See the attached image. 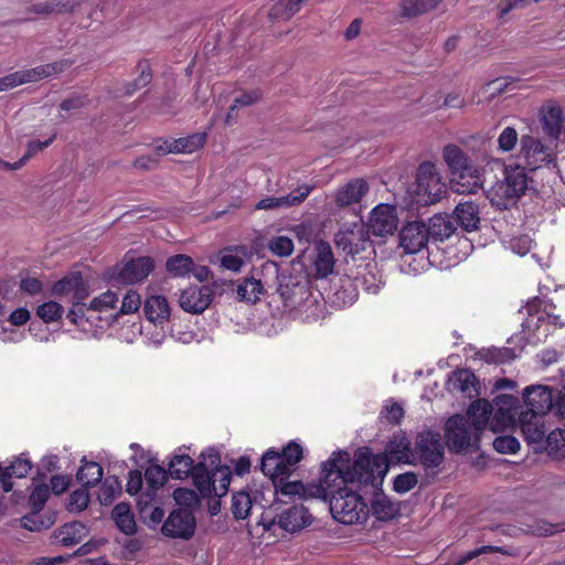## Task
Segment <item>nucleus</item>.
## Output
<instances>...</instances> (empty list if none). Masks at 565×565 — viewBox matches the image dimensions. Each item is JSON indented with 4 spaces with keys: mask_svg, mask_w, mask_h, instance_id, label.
Here are the masks:
<instances>
[{
    "mask_svg": "<svg viewBox=\"0 0 565 565\" xmlns=\"http://www.w3.org/2000/svg\"><path fill=\"white\" fill-rule=\"evenodd\" d=\"M388 471L387 455H372L367 448H359L351 463L348 451L333 452L322 466L320 483L313 495L329 501L334 520L342 524H361L369 519L370 508L361 494L348 487L371 484L379 489Z\"/></svg>",
    "mask_w": 565,
    "mask_h": 565,
    "instance_id": "nucleus-1",
    "label": "nucleus"
},
{
    "mask_svg": "<svg viewBox=\"0 0 565 565\" xmlns=\"http://www.w3.org/2000/svg\"><path fill=\"white\" fill-rule=\"evenodd\" d=\"M445 460V446L441 435L433 430L417 434L413 447V463H419L428 476L439 473Z\"/></svg>",
    "mask_w": 565,
    "mask_h": 565,
    "instance_id": "nucleus-2",
    "label": "nucleus"
},
{
    "mask_svg": "<svg viewBox=\"0 0 565 565\" xmlns=\"http://www.w3.org/2000/svg\"><path fill=\"white\" fill-rule=\"evenodd\" d=\"M446 183L443 182L436 166L431 162H423L416 172L414 193L417 202L424 205L435 204L445 196Z\"/></svg>",
    "mask_w": 565,
    "mask_h": 565,
    "instance_id": "nucleus-3",
    "label": "nucleus"
},
{
    "mask_svg": "<svg viewBox=\"0 0 565 565\" xmlns=\"http://www.w3.org/2000/svg\"><path fill=\"white\" fill-rule=\"evenodd\" d=\"M445 436L450 451L465 452L479 448L480 435L462 415H455L447 420Z\"/></svg>",
    "mask_w": 565,
    "mask_h": 565,
    "instance_id": "nucleus-4",
    "label": "nucleus"
},
{
    "mask_svg": "<svg viewBox=\"0 0 565 565\" xmlns=\"http://www.w3.org/2000/svg\"><path fill=\"white\" fill-rule=\"evenodd\" d=\"M277 279V291L286 307H296L306 299L309 279L302 270H292L288 274L282 271Z\"/></svg>",
    "mask_w": 565,
    "mask_h": 565,
    "instance_id": "nucleus-5",
    "label": "nucleus"
},
{
    "mask_svg": "<svg viewBox=\"0 0 565 565\" xmlns=\"http://www.w3.org/2000/svg\"><path fill=\"white\" fill-rule=\"evenodd\" d=\"M151 257H137L125 264H117L109 269V280L115 284L134 285L146 279L153 270Z\"/></svg>",
    "mask_w": 565,
    "mask_h": 565,
    "instance_id": "nucleus-6",
    "label": "nucleus"
},
{
    "mask_svg": "<svg viewBox=\"0 0 565 565\" xmlns=\"http://www.w3.org/2000/svg\"><path fill=\"white\" fill-rule=\"evenodd\" d=\"M311 523V515L308 512V509L302 504H295L281 511L278 515V520L276 518H267L266 515L262 516L259 524L263 525L265 531H270L276 524L286 532L295 533Z\"/></svg>",
    "mask_w": 565,
    "mask_h": 565,
    "instance_id": "nucleus-7",
    "label": "nucleus"
},
{
    "mask_svg": "<svg viewBox=\"0 0 565 565\" xmlns=\"http://www.w3.org/2000/svg\"><path fill=\"white\" fill-rule=\"evenodd\" d=\"M203 461L195 465L193 469V483L203 498H210L215 490L214 467L221 462L220 455L215 449H209L201 455Z\"/></svg>",
    "mask_w": 565,
    "mask_h": 565,
    "instance_id": "nucleus-8",
    "label": "nucleus"
},
{
    "mask_svg": "<svg viewBox=\"0 0 565 565\" xmlns=\"http://www.w3.org/2000/svg\"><path fill=\"white\" fill-rule=\"evenodd\" d=\"M196 529V521L192 511L175 509L170 512L161 525V533L169 539L190 540Z\"/></svg>",
    "mask_w": 565,
    "mask_h": 565,
    "instance_id": "nucleus-9",
    "label": "nucleus"
},
{
    "mask_svg": "<svg viewBox=\"0 0 565 565\" xmlns=\"http://www.w3.org/2000/svg\"><path fill=\"white\" fill-rule=\"evenodd\" d=\"M519 158L523 160L522 168L535 171L543 164L552 162V152L537 138L523 135L520 141Z\"/></svg>",
    "mask_w": 565,
    "mask_h": 565,
    "instance_id": "nucleus-10",
    "label": "nucleus"
},
{
    "mask_svg": "<svg viewBox=\"0 0 565 565\" xmlns=\"http://www.w3.org/2000/svg\"><path fill=\"white\" fill-rule=\"evenodd\" d=\"M398 225L396 207L390 204H379L369 216L367 233L385 237L392 235Z\"/></svg>",
    "mask_w": 565,
    "mask_h": 565,
    "instance_id": "nucleus-11",
    "label": "nucleus"
},
{
    "mask_svg": "<svg viewBox=\"0 0 565 565\" xmlns=\"http://www.w3.org/2000/svg\"><path fill=\"white\" fill-rule=\"evenodd\" d=\"M493 417L490 422V428L497 433L504 430L515 423L519 398L510 394H501L494 398Z\"/></svg>",
    "mask_w": 565,
    "mask_h": 565,
    "instance_id": "nucleus-12",
    "label": "nucleus"
},
{
    "mask_svg": "<svg viewBox=\"0 0 565 565\" xmlns=\"http://www.w3.org/2000/svg\"><path fill=\"white\" fill-rule=\"evenodd\" d=\"M523 399L527 408L523 413L545 416L553 408L554 396L552 390L545 385H530L525 387Z\"/></svg>",
    "mask_w": 565,
    "mask_h": 565,
    "instance_id": "nucleus-13",
    "label": "nucleus"
},
{
    "mask_svg": "<svg viewBox=\"0 0 565 565\" xmlns=\"http://www.w3.org/2000/svg\"><path fill=\"white\" fill-rule=\"evenodd\" d=\"M426 225L422 222H408L399 232V246L407 254H415L422 250L429 239Z\"/></svg>",
    "mask_w": 565,
    "mask_h": 565,
    "instance_id": "nucleus-14",
    "label": "nucleus"
},
{
    "mask_svg": "<svg viewBox=\"0 0 565 565\" xmlns=\"http://www.w3.org/2000/svg\"><path fill=\"white\" fill-rule=\"evenodd\" d=\"M213 291L209 286H191L181 291L180 307L190 313H202L211 303Z\"/></svg>",
    "mask_w": 565,
    "mask_h": 565,
    "instance_id": "nucleus-15",
    "label": "nucleus"
},
{
    "mask_svg": "<svg viewBox=\"0 0 565 565\" xmlns=\"http://www.w3.org/2000/svg\"><path fill=\"white\" fill-rule=\"evenodd\" d=\"M483 185V175L473 163L452 174L451 190L458 194H475Z\"/></svg>",
    "mask_w": 565,
    "mask_h": 565,
    "instance_id": "nucleus-16",
    "label": "nucleus"
},
{
    "mask_svg": "<svg viewBox=\"0 0 565 565\" xmlns=\"http://www.w3.org/2000/svg\"><path fill=\"white\" fill-rule=\"evenodd\" d=\"M73 64L72 60H61L53 63L39 65L33 68L14 72L18 86L25 83H34L52 75L61 74Z\"/></svg>",
    "mask_w": 565,
    "mask_h": 565,
    "instance_id": "nucleus-17",
    "label": "nucleus"
},
{
    "mask_svg": "<svg viewBox=\"0 0 565 565\" xmlns=\"http://www.w3.org/2000/svg\"><path fill=\"white\" fill-rule=\"evenodd\" d=\"M519 425L524 439L536 451V446L542 445L546 434L544 416L531 413H520Z\"/></svg>",
    "mask_w": 565,
    "mask_h": 565,
    "instance_id": "nucleus-18",
    "label": "nucleus"
},
{
    "mask_svg": "<svg viewBox=\"0 0 565 565\" xmlns=\"http://www.w3.org/2000/svg\"><path fill=\"white\" fill-rule=\"evenodd\" d=\"M367 192L369 184L364 179H352L338 189L334 194V202L339 207H345L359 203Z\"/></svg>",
    "mask_w": 565,
    "mask_h": 565,
    "instance_id": "nucleus-19",
    "label": "nucleus"
},
{
    "mask_svg": "<svg viewBox=\"0 0 565 565\" xmlns=\"http://www.w3.org/2000/svg\"><path fill=\"white\" fill-rule=\"evenodd\" d=\"M454 221L466 232L477 231L481 222L478 204L472 201L459 202L454 210Z\"/></svg>",
    "mask_w": 565,
    "mask_h": 565,
    "instance_id": "nucleus-20",
    "label": "nucleus"
},
{
    "mask_svg": "<svg viewBox=\"0 0 565 565\" xmlns=\"http://www.w3.org/2000/svg\"><path fill=\"white\" fill-rule=\"evenodd\" d=\"M315 275L323 279L332 274L334 268V257L329 243L320 241L315 246L313 258Z\"/></svg>",
    "mask_w": 565,
    "mask_h": 565,
    "instance_id": "nucleus-21",
    "label": "nucleus"
},
{
    "mask_svg": "<svg viewBox=\"0 0 565 565\" xmlns=\"http://www.w3.org/2000/svg\"><path fill=\"white\" fill-rule=\"evenodd\" d=\"M146 318L156 324H163L170 318V306L164 296L153 295L143 305Z\"/></svg>",
    "mask_w": 565,
    "mask_h": 565,
    "instance_id": "nucleus-22",
    "label": "nucleus"
},
{
    "mask_svg": "<svg viewBox=\"0 0 565 565\" xmlns=\"http://www.w3.org/2000/svg\"><path fill=\"white\" fill-rule=\"evenodd\" d=\"M493 412V405L489 403L487 399L479 398L475 401L469 409L468 417H466L471 427L479 435L486 428V426L490 425V416Z\"/></svg>",
    "mask_w": 565,
    "mask_h": 565,
    "instance_id": "nucleus-23",
    "label": "nucleus"
},
{
    "mask_svg": "<svg viewBox=\"0 0 565 565\" xmlns=\"http://www.w3.org/2000/svg\"><path fill=\"white\" fill-rule=\"evenodd\" d=\"M426 228L433 241L440 242L448 239L457 230L454 217L449 214L441 213L430 217Z\"/></svg>",
    "mask_w": 565,
    "mask_h": 565,
    "instance_id": "nucleus-24",
    "label": "nucleus"
},
{
    "mask_svg": "<svg viewBox=\"0 0 565 565\" xmlns=\"http://www.w3.org/2000/svg\"><path fill=\"white\" fill-rule=\"evenodd\" d=\"M31 468V461L24 457H18L7 467L1 466V488L3 492H10L13 489L12 478H24Z\"/></svg>",
    "mask_w": 565,
    "mask_h": 565,
    "instance_id": "nucleus-25",
    "label": "nucleus"
},
{
    "mask_svg": "<svg viewBox=\"0 0 565 565\" xmlns=\"http://www.w3.org/2000/svg\"><path fill=\"white\" fill-rule=\"evenodd\" d=\"M87 533L88 530L84 523L74 521L57 529L55 537L63 546L71 547L82 542Z\"/></svg>",
    "mask_w": 565,
    "mask_h": 565,
    "instance_id": "nucleus-26",
    "label": "nucleus"
},
{
    "mask_svg": "<svg viewBox=\"0 0 565 565\" xmlns=\"http://www.w3.org/2000/svg\"><path fill=\"white\" fill-rule=\"evenodd\" d=\"M78 3L72 0H49L34 3L28 8V12L39 15L63 14L73 12Z\"/></svg>",
    "mask_w": 565,
    "mask_h": 565,
    "instance_id": "nucleus-27",
    "label": "nucleus"
},
{
    "mask_svg": "<svg viewBox=\"0 0 565 565\" xmlns=\"http://www.w3.org/2000/svg\"><path fill=\"white\" fill-rule=\"evenodd\" d=\"M111 518L124 534L132 535L137 532V524L129 504L125 502L116 504L111 511Z\"/></svg>",
    "mask_w": 565,
    "mask_h": 565,
    "instance_id": "nucleus-28",
    "label": "nucleus"
},
{
    "mask_svg": "<svg viewBox=\"0 0 565 565\" xmlns=\"http://www.w3.org/2000/svg\"><path fill=\"white\" fill-rule=\"evenodd\" d=\"M489 200L492 206H495L499 210H508L515 205L519 196L515 192L511 191L509 184L507 185L504 181H500L490 191Z\"/></svg>",
    "mask_w": 565,
    "mask_h": 565,
    "instance_id": "nucleus-29",
    "label": "nucleus"
},
{
    "mask_svg": "<svg viewBox=\"0 0 565 565\" xmlns=\"http://www.w3.org/2000/svg\"><path fill=\"white\" fill-rule=\"evenodd\" d=\"M287 466L282 463L280 454L274 450H267L262 458V471L264 475L270 477L271 479L289 477L287 472Z\"/></svg>",
    "mask_w": 565,
    "mask_h": 565,
    "instance_id": "nucleus-30",
    "label": "nucleus"
},
{
    "mask_svg": "<svg viewBox=\"0 0 565 565\" xmlns=\"http://www.w3.org/2000/svg\"><path fill=\"white\" fill-rule=\"evenodd\" d=\"M373 515L381 521L394 519L399 513V505L383 493H375L371 503Z\"/></svg>",
    "mask_w": 565,
    "mask_h": 565,
    "instance_id": "nucleus-31",
    "label": "nucleus"
},
{
    "mask_svg": "<svg viewBox=\"0 0 565 565\" xmlns=\"http://www.w3.org/2000/svg\"><path fill=\"white\" fill-rule=\"evenodd\" d=\"M391 460L413 463V448L405 436H394L386 446Z\"/></svg>",
    "mask_w": 565,
    "mask_h": 565,
    "instance_id": "nucleus-32",
    "label": "nucleus"
},
{
    "mask_svg": "<svg viewBox=\"0 0 565 565\" xmlns=\"http://www.w3.org/2000/svg\"><path fill=\"white\" fill-rule=\"evenodd\" d=\"M546 451L548 456L561 457L565 455V431L554 429L544 436L542 445L536 446V452Z\"/></svg>",
    "mask_w": 565,
    "mask_h": 565,
    "instance_id": "nucleus-33",
    "label": "nucleus"
},
{
    "mask_svg": "<svg viewBox=\"0 0 565 565\" xmlns=\"http://www.w3.org/2000/svg\"><path fill=\"white\" fill-rule=\"evenodd\" d=\"M443 157L451 175L458 173L459 170L467 169V166L472 163L470 158L456 145L446 146L443 151Z\"/></svg>",
    "mask_w": 565,
    "mask_h": 565,
    "instance_id": "nucleus-34",
    "label": "nucleus"
},
{
    "mask_svg": "<svg viewBox=\"0 0 565 565\" xmlns=\"http://www.w3.org/2000/svg\"><path fill=\"white\" fill-rule=\"evenodd\" d=\"M505 184H509L512 192H515L520 198L523 195L529 188V178L525 169L521 166L509 167L505 169L504 180Z\"/></svg>",
    "mask_w": 565,
    "mask_h": 565,
    "instance_id": "nucleus-35",
    "label": "nucleus"
},
{
    "mask_svg": "<svg viewBox=\"0 0 565 565\" xmlns=\"http://www.w3.org/2000/svg\"><path fill=\"white\" fill-rule=\"evenodd\" d=\"M82 466L77 471V480L86 488L96 486L103 478V468L95 461L82 460Z\"/></svg>",
    "mask_w": 565,
    "mask_h": 565,
    "instance_id": "nucleus-36",
    "label": "nucleus"
},
{
    "mask_svg": "<svg viewBox=\"0 0 565 565\" xmlns=\"http://www.w3.org/2000/svg\"><path fill=\"white\" fill-rule=\"evenodd\" d=\"M543 130L546 135L557 138L563 126V113L559 107H548L542 116Z\"/></svg>",
    "mask_w": 565,
    "mask_h": 565,
    "instance_id": "nucleus-37",
    "label": "nucleus"
},
{
    "mask_svg": "<svg viewBox=\"0 0 565 565\" xmlns=\"http://www.w3.org/2000/svg\"><path fill=\"white\" fill-rule=\"evenodd\" d=\"M138 76L126 83L124 87V94L126 96L134 95L137 90L146 87L152 81V71L147 62H139L137 65Z\"/></svg>",
    "mask_w": 565,
    "mask_h": 565,
    "instance_id": "nucleus-38",
    "label": "nucleus"
},
{
    "mask_svg": "<svg viewBox=\"0 0 565 565\" xmlns=\"http://www.w3.org/2000/svg\"><path fill=\"white\" fill-rule=\"evenodd\" d=\"M194 468L193 460L188 455H175L169 462V472L173 479L182 480L189 475L192 476Z\"/></svg>",
    "mask_w": 565,
    "mask_h": 565,
    "instance_id": "nucleus-39",
    "label": "nucleus"
},
{
    "mask_svg": "<svg viewBox=\"0 0 565 565\" xmlns=\"http://www.w3.org/2000/svg\"><path fill=\"white\" fill-rule=\"evenodd\" d=\"M205 142V134H194L192 136L171 140L170 150H174V153H192L195 150L203 147Z\"/></svg>",
    "mask_w": 565,
    "mask_h": 565,
    "instance_id": "nucleus-40",
    "label": "nucleus"
},
{
    "mask_svg": "<svg viewBox=\"0 0 565 565\" xmlns=\"http://www.w3.org/2000/svg\"><path fill=\"white\" fill-rule=\"evenodd\" d=\"M305 1L306 0H281L271 7L269 17L271 19L288 20L300 10Z\"/></svg>",
    "mask_w": 565,
    "mask_h": 565,
    "instance_id": "nucleus-41",
    "label": "nucleus"
},
{
    "mask_svg": "<svg viewBox=\"0 0 565 565\" xmlns=\"http://www.w3.org/2000/svg\"><path fill=\"white\" fill-rule=\"evenodd\" d=\"M166 268L171 275L183 277L193 269V259L184 254L174 255L168 258Z\"/></svg>",
    "mask_w": 565,
    "mask_h": 565,
    "instance_id": "nucleus-42",
    "label": "nucleus"
},
{
    "mask_svg": "<svg viewBox=\"0 0 565 565\" xmlns=\"http://www.w3.org/2000/svg\"><path fill=\"white\" fill-rule=\"evenodd\" d=\"M441 0H404L403 15L413 18L435 9Z\"/></svg>",
    "mask_w": 565,
    "mask_h": 565,
    "instance_id": "nucleus-43",
    "label": "nucleus"
},
{
    "mask_svg": "<svg viewBox=\"0 0 565 565\" xmlns=\"http://www.w3.org/2000/svg\"><path fill=\"white\" fill-rule=\"evenodd\" d=\"M120 492V481L116 477H108L99 489L98 500L102 504L109 505Z\"/></svg>",
    "mask_w": 565,
    "mask_h": 565,
    "instance_id": "nucleus-44",
    "label": "nucleus"
},
{
    "mask_svg": "<svg viewBox=\"0 0 565 565\" xmlns=\"http://www.w3.org/2000/svg\"><path fill=\"white\" fill-rule=\"evenodd\" d=\"M54 139H55V135H53L51 138H49L45 141H35V140L30 141L28 143L26 153L20 160H18L13 164L0 161V166L4 167L6 169H9V170H18L26 162V160L30 157L34 156L35 153H38V152L42 151L43 149H45L46 147H49L53 142Z\"/></svg>",
    "mask_w": 565,
    "mask_h": 565,
    "instance_id": "nucleus-45",
    "label": "nucleus"
},
{
    "mask_svg": "<svg viewBox=\"0 0 565 565\" xmlns=\"http://www.w3.org/2000/svg\"><path fill=\"white\" fill-rule=\"evenodd\" d=\"M279 454L282 463L287 466V472L290 476V473L295 470L298 462H300V460L302 459V447L295 441H290L286 447H284L282 451Z\"/></svg>",
    "mask_w": 565,
    "mask_h": 565,
    "instance_id": "nucleus-46",
    "label": "nucleus"
},
{
    "mask_svg": "<svg viewBox=\"0 0 565 565\" xmlns=\"http://www.w3.org/2000/svg\"><path fill=\"white\" fill-rule=\"evenodd\" d=\"M476 376L475 374L467 370L461 369L452 372L450 377V383L452 387L461 393H470L471 388L475 386Z\"/></svg>",
    "mask_w": 565,
    "mask_h": 565,
    "instance_id": "nucleus-47",
    "label": "nucleus"
},
{
    "mask_svg": "<svg viewBox=\"0 0 565 565\" xmlns=\"http://www.w3.org/2000/svg\"><path fill=\"white\" fill-rule=\"evenodd\" d=\"M250 509L252 500L247 492L239 491L233 494L231 510L235 519H245L249 514Z\"/></svg>",
    "mask_w": 565,
    "mask_h": 565,
    "instance_id": "nucleus-48",
    "label": "nucleus"
},
{
    "mask_svg": "<svg viewBox=\"0 0 565 565\" xmlns=\"http://www.w3.org/2000/svg\"><path fill=\"white\" fill-rule=\"evenodd\" d=\"M70 290H74V297L77 299V302L84 300L88 296L87 289L85 288L81 278L62 279L54 286V291L56 292H64Z\"/></svg>",
    "mask_w": 565,
    "mask_h": 565,
    "instance_id": "nucleus-49",
    "label": "nucleus"
},
{
    "mask_svg": "<svg viewBox=\"0 0 565 565\" xmlns=\"http://www.w3.org/2000/svg\"><path fill=\"white\" fill-rule=\"evenodd\" d=\"M263 292V286L259 280L250 278L245 279L237 288V296L242 300L255 302L258 300L259 295Z\"/></svg>",
    "mask_w": 565,
    "mask_h": 565,
    "instance_id": "nucleus-50",
    "label": "nucleus"
},
{
    "mask_svg": "<svg viewBox=\"0 0 565 565\" xmlns=\"http://www.w3.org/2000/svg\"><path fill=\"white\" fill-rule=\"evenodd\" d=\"M231 479L232 472L228 467L220 465L214 467V484L216 491H213V495H225L228 491Z\"/></svg>",
    "mask_w": 565,
    "mask_h": 565,
    "instance_id": "nucleus-51",
    "label": "nucleus"
},
{
    "mask_svg": "<svg viewBox=\"0 0 565 565\" xmlns=\"http://www.w3.org/2000/svg\"><path fill=\"white\" fill-rule=\"evenodd\" d=\"M350 239H352V255H356L366 248L369 243L367 230H364V225L361 223H354L352 228H349Z\"/></svg>",
    "mask_w": 565,
    "mask_h": 565,
    "instance_id": "nucleus-52",
    "label": "nucleus"
},
{
    "mask_svg": "<svg viewBox=\"0 0 565 565\" xmlns=\"http://www.w3.org/2000/svg\"><path fill=\"white\" fill-rule=\"evenodd\" d=\"M312 191V186L302 184L287 195L279 196L281 207H291L301 204Z\"/></svg>",
    "mask_w": 565,
    "mask_h": 565,
    "instance_id": "nucleus-53",
    "label": "nucleus"
},
{
    "mask_svg": "<svg viewBox=\"0 0 565 565\" xmlns=\"http://www.w3.org/2000/svg\"><path fill=\"white\" fill-rule=\"evenodd\" d=\"M63 307L55 301H47L38 307L36 315L44 322L50 323L62 318Z\"/></svg>",
    "mask_w": 565,
    "mask_h": 565,
    "instance_id": "nucleus-54",
    "label": "nucleus"
},
{
    "mask_svg": "<svg viewBox=\"0 0 565 565\" xmlns=\"http://www.w3.org/2000/svg\"><path fill=\"white\" fill-rule=\"evenodd\" d=\"M117 301H118V296L115 292L107 290L106 292L102 294L99 297L94 298L90 301L87 310H90V311L109 310L115 307Z\"/></svg>",
    "mask_w": 565,
    "mask_h": 565,
    "instance_id": "nucleus-55",
    "label": "nucleus"
},
{
    "mask_svg": "<svg viewBox=\"0 0 565 565\" xmlns=\"http://www.w3.org/2000/svg\"><path fill=\"white\" fill-rule=\"evenodd\" d=\"M268 248L276 256L287 257L294 250V242L287 236H277L269 242Z\"/></svg>",
    "mask_w": 565,
    "mask_h": 565,
    "instance_id": "nucleus-56",
    "label": "nucleus"
},
{
    "mask_svg": "<svg viewBox=\"0 0 565 565\" xmlns=\"http://www.w3.org/2000/svg\"><path fill=\"white\" fill-rule=\"evenodd\" d=\"M145 479L152 490H156L164 484L167 472L163 468L157 465L148 467L145 471Z\"/></svg>",
    "mask_w": 565,
    "mask_h": 565,
    "instance_id": "nucleus-57",
    "label": "nucleus"
},
{
    "mask_svg": "<svg viewBox=\"0 0 565 565\" xmlns=\"http://www.w3.org/2000/svg\"><path fill=\"white\" fill-rule=\"evenodd\" d=\"M492 445L493 448L500 454H515L520 449L519 440L511 435L497 437Z\"/></svg>",
    "mask_w": 565,
    "mask_h": 565,
    "instance_id": "nucleus-58",
    "label": "nucleus"
},
{
    "mask_svg": "<svg viewBox=\"0 0 565 565\" xmlns=\"http://www.w3.org/2000/svg\"><path fill=\"white\" fill-rule=\"evenodd\" d=\"M518 142V132L512 127H505L498 138V149L502 152L511 151Z\"/></svg>",
    "mask_w": 565,
    "mask_h": 565,
    "instance_id": "nucleus-59",
    "label": "nucleus"
},
{
    "mask_svg": "<svg viewBox=\"0 0 565 565\" xmlns=\"http://www.w3.org/2000/svg\"><path fill=\"white\" fill-rule=\"evenodd\" d=\"M49 495L50 490L47 486L41 484L35 487L29 498V503L32 508V511L39 512L42 510L49 499Z\"/></svg>",
    "mask_w": 565,
    "mask_h": 565,
    "instance_id": "nucleus-60",
    "label": "nucleus"
},
{
    "mask_svg": "<svg viewBox=\"0 0 565 565\" xmlns=\"http://www.w3.org/2000/svg\"><path fill=\"white\" fill-rule=\"evenodd\" d=\"M417 481L414 472L401 473L394 479L393 488L398 493H406L417 484Z\"/></svg>",
    "mask_w": 565,
    "mask_h": 565,
    "instance_id": "nucleus-61",
    "label": "nucleus"
},
{
    "mask_svg": "<svg viewBox=\"0 0 565 565\" xmlns=\"http://www.w3.org/2000/svg\"><path fill=\"white\" fill-rule=\"evenodd\" d=\"M173 498L179 505L192 508L199 504V497L194 490L179 488L174 490Z\"/></svg>",
    "mask_w": 565,
    "mask_h": 565,
    "instance_id": "nucleus-62",
    "label": "nucleus"
},
{
    "mask_svg": "<svg viewBox=\"0 0 565 565\" xmlns=\"http://www.w3.org/2000/svg\"><path fill=\"white\" fill-rule=\"evenodd\" d=\"M89 495L86 489H78L73 491L68 498L70 511H83L87 508Z\"/></svg>",
    "mask_w": 565,
    "mask_h": 565,
    "instance_id": "nucleus-63",
    "label": "nucleus"
},
{
    "mask_svg": "<svg viewBox=\"0 0 565 565\" xmlns=\"http://www.w3.org/2000/svg\"><path fill=\"white\" fill-rule=\"evenodd\" d=\"M140 295L135 290H129L122 299L119 312L121 315L134 313L140 308Z\"/></svg>",
    "mask_w": 565,
    "mask_h": 565,
    "instance_id": "nucleus-64",
    "label": "nucleus"
}]
</instances>
